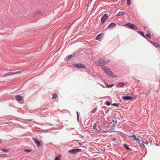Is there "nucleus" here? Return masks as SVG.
<instances>
[{
	"label": "nucleus",
	"instance_id": "nucleus-13",
	"mask_svg": "<svg viewBox=\"0 0 160 160\" xmlns=\"http://www.w3.org/2000/svg\"><path fill=\"white\" fill-rule=\"evenodd\" d=\"M52 97L51 98L52 100L58 97V95L57 94L54 93L52 94Z\"/></svg>",
	"mask_w": 160,
	"mask_h": 160
},
{
	"label": "nucleus",
	"instance_id": "nucleus-17",
	"mask_svg": "<svg viewBox=\"0 0 160 160\" xmlns=\"http://www.w3.org/2000/svg\"><path fill=\"white\" fill-rule=\"evenodd\" d=\"M123 146L124 148H125L127 149L131 150V149L128 147V146L126 144H124Z\"/></svg>",
	"mask_w": 160,
	"mask_h": 160
},
{
	"label": "nucleus",
	"instance_id": "nucleus-1",
	"mask_svg": "<svg viewBox=\"0 0 160 160\" xmlns=\"http://www.w3.org/2000/svg\"><path fill=\"white\" fill-rule=\"evenodd\" d=\"M101 67L105 73L108 76L113 78H116L117 77V76L113 73L108 68L106 67L103 65H101Z\"/></svg>",
	"mask_w": 160,
	"mask_h": 160
},
{
	"label": "nucleus",
	"instance_id": "nucleus-16",
	"mask_svg": "<svg viewBox=\"0 0 160 160\" xmlns=\"http://www.w3.org/2000/svg\"><path fill=\"white\" fill-rule=\"evenodd\" d=\"M93 129L96 130L97 132H100L101 130H98L96 128V123H94L93 126Z\"/></svg>",
	"mask_w": 160,
	"mask_h": 160
},
{
	"label": "nucleus",
	"instance_id": "nucleus-5",
	"mask_svg": "<svg viewBox=\"0 0 160 160\" xmlns=\"http://www.w3.org/2000/svg\"><path fill=\"white\" fill-rule=\"evenodd\" d=\"M81 151V149H72L71 150H70L69 151V152L71 154H74L78 152H79Z\"/></svg>",
	"mask_w": 160,
	"mask_h": 160
},
{
	"label": "nucleus",
	"instance_id": "nucleus-33",
	"mask_svg": "<svg viewBox=\"0 0 160 160\" xmlns=\"http://www.w3.org/2000/svg\"><path fill=\"white\" fill-rule=\"evenodd\" d=\"M113 85L112 84H111V85H108V87L111 88V87H113Z\"/></svg>",
	"mask_w": 160,
	"mask_h": 160
},
{
	"label": "nucleus",
	"instance_id": "nucleus-6",
	"mask_svg": "<svg viewBox=\"0 0 160 160\" xmlns=\"http://www.w3.org/2000/svg\"><path fill=\"white\" fill-rule=\"evenodd\" d=\"M74 67L76 68H85L84 65L81 63L75 64L74 65Z\"/></svg>",
	"mask_w": 160,
	"mask_h": 160
},
{
	"label": "nucleus",
	"instance_id": "nucleus-8",
	"mask_svg": "<svg viewBox=\"0 0 160 160\" xmlns=\"http://www.w3.org/2000/svg\"><path fill=\"white\" fill-rule=\"evenodd\" d=\"M103 36V33H100L96 37V39L98 40L99 41H101Z\"/></svg>",
	"mask_w": 160,
	"mask_h": 160
},
{
	"label": "nucleus",
	"instance_id": "nucleus-22",
	"mask_svg": "<svg viewBox=\"0 0 160 160\" xmlns=\"http://www.w3.org/2000/svg\"><path fill=\"white\" fill-rule=\"evenodd\" d=\"M138 32L141 34L145 38V37L144 34V33L142 32H141L140 31H138Z\"/></svg>",
	"mask_w": 160,
	"mask_h": 160
},
{
	"label": "nucleus",
	"instance_id": "nucleus-9",
	"mask_svg": "<svg viewBox=\"0 0 160 160\" xmlns=\"http://www.w3.org/2000/svg\"><path fill=\"white\" fill-rule=\"evenodd\" d=\"M138 144H139L140 147L141 148H144L145 146L144 144V142L142 141H138Z\"/></svg>",
	"mask_w": 160,
	"mask_h": 160
},
{
	"label": "nucleus",
	"instance_id": "nucleus-7",
	"mask_svg": "<svg viewBox=\"0 0 160 160\" xmlns=\"http://www.w3.org/2000/svg\"><path fill=\"white\" fill-rule=\"evenodd\" d=\"M108 17V15L107 14L103 15L101 18V22L102 23H104L105 21L106 20Z\"/></svg>",
	"mask_w": 160,
	"mask_h": 160
},
{
	"label": "nucleus",
	"instance_id": "nucleus-25",
	"mask_svg": "<svg viewBox=\"0 0 160 160\" xmlns=\"http://www.w3.org/2000/svg\"><path fill=\"white\" fill-rule=\"evenodd\" d=\"M106 104L108 106H109L110 105L111 103L109 102H106Z\"/></svg>",
	"mask_w": 160,
	"mask_h": 160
},
{
	"label": "nucleus",
	"instance_id": "nucleus-15",
	"mask_svg": "<svg viewBox=\"0 0 160 160\" xmlns=\"http://www.w3.org/2000/svg\"><path fill=\"white\" fill-rule=\"evenodd\" d=\"M124 86V84L122 82L119 83L118 85V87H122Z\"/></svg>",
	"mask_w": 160,
	"mask_h": 160
},
{
	"label": "nucleus",
	"instance_id": "nucleus-39",
	"mask_svg": "<svg viewBox=\"0 0 160 160\" xmlns=\"http://www.w3.org/2000/svg\"><path fill=\"white\" fill-rule=\"evenodd\" d=\"M124 1H125V0H124L122 2V3H121V4H122V3H123V2H124Z\"/></svg>",
	"mask_w": 160,
	"mask_h": 160
},
{
	"label": "nucleus",
	"instance_id": "nucleus-37",
	"mask_svg": "<svg viewBox=\"0 0 160 160\" xmlns=\"http://www.w3.org/2000/svg\"><path fill=\"white\" fill-rule=\"evenodd\" d=\"M107 132V131H102V132Z\"/></svg>",
	"mask_w": 160,
	"mask_h": 160
},
{
	"label": "nucleus",
	"instance_id": "nucleus-21",
	"mask_svg": "<svg viewBox=\"0 0 160 160\" xmlns=\"http://www.w3.org/2000/svg\"><path fill=\"white\" fill-rule=\"evenodd\" d=\"M41 13V11H38V12H36L34 13V16H36L38 14H40Z\"/></svg>",
	"mask_w": 160,
	"mask_h": 160
},
{
	"label": "nucleus",
	"instance_id": "nucleus-4",
	"mask_svg": "<svg viewBox=\"0 0 160 160\" xmlns=\"http://www.w3.org/2000/svg\"><path fill=\"white\" fill-rule=\"evenodd\" d=\"M21 72L20 71L17 72H8L6 73L5 75L3 76V77H6L8 76H12L14 75H15L17 74H18L20 73Z\"/></svg>",
	"mask_w": 160,
	"mask_h": 160
},
{
	"label": "nucleus",
	"instance_id": "nucleus-29",
	"mask_svg": "<svg viewBox=\"0 0 160 160\" xmlns=\"http://www.w3.org/2000/svg\"><path fill=\"white\" fill-rule=\"evenodd\" d=\"M112 106H116L117 107H118V104L116 103H114L112 104Z\"/></svg>",
	"mask_w": 160,
	"mask_h": 160
},
{
	"label": "nucleus",
	"instance_id": "nucleus-34",
	"mask_svg": "<svg viewBox=\"0 0 160 160\" xmlns=\"http://www.w3.org/2000/svg\"><path fill=\"white\" fill-rule=\"evenodd\" d=\"M24 151L25 152H31V150H28V149H25L24 150Z\"/></svg>",
	"mask_w": 160,
	"mask_h": 160
},
{
	"label": "nucleus",
	"instance_id": "nucleus-23",
	"mask_svg": "<svg viewBox=\"0 0 160 160\" xmlns=\"http://www.w3.org/2000/svg\"><path fill=\"white\" fill-rule=\"evenodd\" d=\"M153 45L156 47H157L159 46V44L158 43H154Z\"/></svg>",
	"mask_w": 160,
	"mask_h": 160
},
{
	"label": "nucleus",
	"instance_id": "nucleus-12",
	"mask_svg": "<svg viewBox=\"0 0 160 160\" xmlns=\"http://www.w3.org/2000/svg\"><path fill=\"white\" fill-rule=\"evenodd\" d=\"M33 140L34 141L35 143L37 144V147H39L40 145L39 141L38 140H36L34 139H33Z\"/></svg>",
	"mask_w": 160,
	"mask_h": 160
},
{
	"label": "nucleus",
	"instance_id": "nucleus-27",
	"mask_svg": "<svg viewBox=\"0 0 160 160\" xmlns=\"http://www.w3.org/2000/svg\"><path fill=\"white\" fill-rule=\"evenodd\" d=\"M127 0V4L128 5L131 4V1L130 0Z\"/></svg>",
	"mask_w": 160,
	"mask_h": 160
},
{
	"label": "nucleus",
	"instance_id": "nucleus-20",
	"mask_svg": "<svg viewBox=\"0 0 160 160\" xmlns=\"http://www.w3.org/2000/svg\"><path fill=\"white\" fill-rule=\"evenodd\" d=\"M129 137H134L133 139L134 140H136V139L137 138L134 135H129Z\"/></svg>",
	"mask_w": 160,
	"mask_h": 160
},
{
	"label": "nucleus",
	"instance_id": "nucleus-36",
	"mask_svg": "<svg viewBox=\"0 0 160 160\" xmlns=\"http://www.w3.org/2000/svg\"><path fill=\"white\" fill-rule=\"evenodd\" d=\"M136 140H137L138 141H138H140L138 138H137V139H136Z\"/></svg>",
	"mask_w": 160,
	"mask_h": 160
},
{
	"label": "nucleus",
	"instance_id": "nucleus-2",
	"mask_svg": "<svg viewBox=\"0 0 160 160\" xmlns=\"http://www.w3.org/2000/svg\"><path fill=\"white\" fill-rule=\"evenodd\" d=\"M109 62V60L104 61L103 60H99L95 62V64L97 65H99L102 64L105 65L108 64Z\"/></svg>",
	"mask_w": 160,
	"mask_h": 160
},
{
	"label": "nucleus",
	"instance_id": "nucleus-35",
	"mask_svg": "<svg viewBox=\"0 0 160 160\" xmlns=\"http://www.w3.org/2000/svg\"><path fill=\"white\" fill-rule=\"evenodd\" d=\"M77 118L78 119V118H79V115H78V112H77Z\"/></svg>",
	"mask_w": 160,
	"mask_h": 160
},
{
	"label": "nucleus",
	"instance_id": "nucleus-38",
	"mask_svg": "<svg viewBox=\"0 0 160 160\" xmlns=\"http://www.w3.org/2000/svg\"><path fill=\"white\" fill-rule=\"evenodd\" d=\"M143 28H144V29L145 30L146 28H147V27H144Z\"/></svg>",
	"mask_w": 160,
	"mask_h": 160
},
{
	"label": "nucleus",
	"instance_id": "nucleus-11",
	"mask_svg": "<svg viewBox=\"0 0 160 160\" xmlns=\"http://www.w3.org/2000/svg\"><path fill=\"white\" fill-rule=\"evenodd\" d=\"M122 98L126 100H130L132 99V98L131 97L129 96H125L123 97Z\"/></svg>",
	"mask_w": 160,
	"mask_h": 160
},
{
	"label": "nucleus",
	"instance_id": "nucleus-18",
	"mask_svg": "<svg viewBox=\"0 0 160 160\" xmlns=\"http://www.w3.org/2000/svg\"><path fill=\"white\" fill-rule=\"evenodd\" d=\"M61 158V155H58L57 156L54 160H60Z\"/></svg>",
	"mask_w": 160,
	"mask_h": 160
},
{
	"label": "nucleus",
	"instance_id": "nucleus-40",
	"mask_svg": "<svg viewBox=\"0 0 160 160\" xmlns=\"http://www.w3.org/2000/svg\"><path fill=\"white\" fill-rule=\"evenodd\" d=\"M69 26V25H67L66 26H67V27H68Z\"/></svg>",
	"mask_w": 160,
	"mask_h": 160
},
{
	"label": "nucleus",
	"instance_id": "nucleus-31",
	"mask_svg": "<svg viewBox=\"0 0 160 160\" xmlns=\"http://www.w3.org/2000/svg\"><path fill=\"white\" fill-rule=\"evenodd\" d=\"M134 81L135 82H140V81H139L137 79H136V78H133Z\"/></svg>",
	"mask_w": 160,
	"mask_h": 160
},
{
	"label": "nucleus",
	"instance_id": "nucleus-24",
	"mask_svg": "<svg viewBox=\"0 0 160 160\" xmlns=\"http://www.w3.org/2000/svg\"><path fill=\"white\" fill-rule=\"evenodd\" d=\"M146 36L148 38H150L151 36V33H148L147 34Z\"/></svg>",
	"mask_w": 160,
	"mask_h": 160
},
{
	"label": "nucleus",
	"instance_id": "nucleus-10",
	"mask_svg": "<svg viewBox=\"0 0 160 160\" xmlns=\"http://www.w3.org/2000/svg\"><path fill=\"white\" fill-rule=\"evenodd\" d=\"M16 99L18 101H21L22 100V97L19 95H17L15 97Z\"/></svg>",
	"mask_w": 160,
	"mask_h": 160
},
{
	"label": "nucleus",
	"instance_id": "nucleus-30",
	"mask_svg": "<svg viewBox=\"0 0 160 160\" xmlns=\"http://www.w3.org/2000/svg\"><path fill=\"white\" fill-rule=\"evenodd\" d=\"M5 155L3 154H0V157H5Z\"/></svg>",
	"mask_w": 160,
	"mask_h": 160
},
{
	"label": "nucleus",
	"instance_id": "nucleus-14",
	"mask_svg": "<svg viewBox=\"0 0 160 160\" xmlns=\"http://www.w3.org/2000/svg\"><path fill=\"white\" fill-rule=\"evenodd\" d=\"M116 26L115 24L114 23L112 22V23H111L109 25V26H108V28H113L114 26Z\"/></svg>",
	"mask_w": 160,
	"mask_h": 160
},
{
	"label": "nucleus",
	"instance_id": "nucleus-26",
	"mask_svg": "<svg viewBox=\"0 0 160 160\" xmlns=\"http://www.w3.org/2000/svg\"><path fill=\"white\" fill-rule=\"evenodd\" d=\"M2 150L5 152H8V150L7 149H2Z\"/></svg>",
	"mask_w": 160,
	"mask_h": 160
},
{
	"label": "nucleus",
	"instance_id": "nucleus-32",
	"mask_svg": "<svg viewBox=\"0 0 160 160\" xmlns=\"http://www.w3.org/2000/svg\"><path fill=\"white\" fill-rule=\"evenodd\" d=\"M72 57V55H69L68 57V59H70Z\"/></svg>",
	"mask_w": 160,
	"mask_h": 160
},
{
	"label": "nucleus",
	"instance_id": "nucleus-3",
	"mask_svg": "<svg viewBox=\"0 0 160 160\" xmlns=\"http://www.w3.org/2000/svg\"><path fill=\"white\" fill-rule=\"evenodd\" d=\"M126 27L128 26L131 29L136 30L138 29V28L135 26V25L131 23H128L125 24Z\"/></svg>",
	"mask_w": 160,
	"mask_h": 160
},
{
	"label": "nucleus",
	"instance_id": "nucleus-28",
	"mask_svg": "<svg viewBox=\"0 0 160 160\" xmlns=\"http://www.w3.org/2000/svg\"><path fill=\"white\" fill-rule=\"evenodd\" d=\"M97 109V108H95L93 110H92L91 112L92 113H94L95 112V111H96Z\"/></svg>",
	"mask_w": 160,
	"mask_h": 160
},
{
	"label": "nucleus",
	"instance_id": "nucleus-19",
	"mask_svg": "<svg viewBox=\"0 0 160 160\" xmlns=\"http://www.w3.org/2000/svg\"><path fill=\"white\" fill-rule=\"evenodd\" d=\"M124 13L123 12H121L118 13L117 14V16H119L124 14Z\"/></svg>",
	"mask_w": 160,
	"mask_h": 160
},
{
	"label": "nucleus",
	"instance_id": "nucleus-41",
	"mask_svg": "<svg viewBox=\"0 0 160 160\" xmlns=\"http://www.w3.org/2000/svg\"><path fill=\"white\" fill-rule=\"evenodd\" d=\"M116 140L114 138H113V140L114 141Z\"/></svg>",
	"mask_w": 160,
	"mask_h": 160
}]
</instances>
